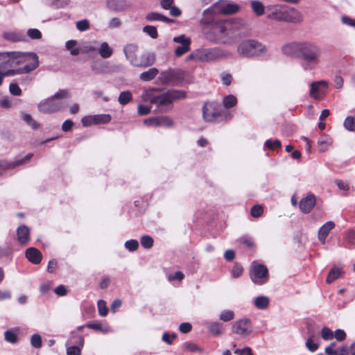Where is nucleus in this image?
<instances>
[{"instance_id":"nucleus-27","label":"nucleus","mask_w":355,"mask_h":355,"mask_svg":"<svg viewBox=\"0 0 355 355\" xmlns=\"http://www.w3.org/2000/svg\"><path fill=\"white\" fill-rule=\"evenodd\" d=\"M30 230L29 228L25 225H21L17 229V236L18 242L22 245H26L29 241Z\"/></svg>"},{"instance_id":"nucleus-35","label":"nucleus","mask_w":355,"mask_h":355,"mask_svg":"<svg viewBox=\"0 0 355 355\" xmlns=\"http://www.w3.org/2000/svg\"><path fill=\"white\" fill-rule=\"evenodd\" d=\"M98 53L101 58L106 59L112 56L113 53V49L109 46L107 42L101 43L100 48L98 49Z\"/></svg>"},{"instance_id":"nucleus-39","label":"nucleus","mask_w":355,"mask_h":355,"mask_svg":"<svg viewBox=\"0 0 355 355\" xmlns=\"http://www.w3.org/2000/svg\"><path fill=\"white\" fill-rule=\"evenodd\" d=\"M332 139L329 136H321L318 141V144L320 147V151H325L327 147L330 146L332 144Z\"/></svg>"},{"instance_id":"nucleus-18","label":"nucleus","mask_w":355,"mask_h":355,"mask_svg":"<svg viewBox=\"0 0 355 355\" xmlns=\"http://www.w3.org/2000/svg\"><path fill=\"white\" fill-rule=\"evenodd\" d=\"M301 44L302 42H293L287 43L282 46V52L286 56L296 58L299 59Z\"/></svg>"},{"instance_id":"nucleus-33","label":"nucleus","mask_w":355,"mask_h":355,"mask_svg":"<svg viewBox=\"0 0 355 355\" xmlns=\"http://www.w3.org/2000/svg\"><path fill=\"white\" fill-rule=\"evenodd\" d=\"M250 3L253 12L257 17L262 16L264 14L265 6L262 2L259 0H252L250 1Z\"/></svg>"},{"instance_id":"nucleus-32","label":"nucleus","mask_w":355,"mask_h":355,"mask_svg":"<svg viewBox=\"0 0 355 355\" xmlns=\"http://www.w3.org/2000/svg\"><path fill=\"white\" fill-rule=\"evenodd\" d=\"M33 69V67H21L18 69H10L7 68L3 69L2 71L3 75L4 77L6 76H15L16 74H21V73H31V70Z\"/></svg>"},{"instance_id":"nucleus-46","label":"nucleus","mask_w":355,"mask_h":355,"mask_svg":"<svg viewBox=\"0 0 355 355\" xmlns=\"http://www.w3.org/2000/svg\"><path fill=\"white\" fill-rule=\"evenodd\" d=\"M21 117L24 122L31 126L33 129L35 130L39 128V123L29 114L22 113Z\"/></svg>"},{"instance_id":"nucleus-48","label":"nucleus","mask_w":355,"mask_h":355,"mask_svg":"<svg viewBox=\"0 0 355 355\" xmlns=\"http://www.w3.org/2000/svg\"><path fill=\"white\" fill-rule=\"evenodd\" d=\"M140 242L144 248L150 249L153 247L154 241L151 236L148 235H144L141 236Z\"/></svg>"},{"instance_id":"nucleus-58","label":"nucleus","mask_w":355,"mask_h":355,"mask_svg":"<svg viewBox=\"0 0 355 355\" xmlns=\"http://www.w3.org/2000/svg\"><path fill=\"white\" fill-rule=\"evenodd\" d=\"M233 350L234 353L238 355H252L251 348L246 347L242 349H239L236 348V345L235 344L233 345Z\"/></svg>"},{"instance_id":"nucleus-28","label":"nucleus","mask_w":355,"mask_h":355,"mask_svg":"<svg viewBox=\"0 0 355 355\" xmlns=\"http://www.w3.org/2000/svg\"><path fill=\"white\" fill-rule=\"evenodd\" d=\"M26 257L33 264H38L42 261L41 252L35 248H29L26 250Z\"/></svg>"},{"instance_id":"nucleus-44","label":"nucleus","mask_w":355,"mask_h":355,"mask_svg":"<svg viewBox=\"0 0 355 355\" xmlns=\"http://www.w3.org/2000/svg\"><path fill=\"white\" fill-rule=\"evenodd\" d=\"M85 327L104 334L110 331V328L108 326H103L99 322L87 323L85 324Z\"/></svg>"},{"instance_id":"nucleus-19","label":"nucleus","mask_w":355,"mask_h":355,"mask_svg":"<svg viewBox=\"0 0 355 355\" xmlns=\"http://www.w3.org/2000/svg\"><path fill=\"white\" fill-rule=\"evenodd\" d=\"M106 5L108 9L114 12H123L131 8L128 0H107Z\"/></svg>"},{"instance_id":"nucleus-53","label":"nucleus","mask_w":355,"mask_h":355,"mask_svg":"<svg viewBox=\"0 0 355 355\" xmlns=\"http://www.w3.org/2000/svg\"><path fill=\"white\" fill-rule=\"evenodd\" d=\"M97 305L99 315L102 317L106 316L108 313L106 302L103 300H100L98 301Z\"/></svg>"},{"instance_id":"nucleus-3","label":"nucleus","mask_w":355,"mask_h":355,"mask_svg":"<svg viewBox=\"0 0 355 355\" xmlns=\"http://www.w3.org/2000/svg\"><path fill=\"white\" fill-rule=\"evenodd\" d=\"M155 88H152L145 92L142 98L145 101H148L151 104L155 105L158 107L172 108V103L175 101L184 99L187 97V93L181 89H169L166 92L159 95H153L152 92L155 91Z\"/></svg>"},{"instance_id":"nucleus-59","label":"nucleus","mask_w":355,"mask_h":355,"mask_svg":"<svg viewBox=\"0 0 355 355\" xmlns=\"http://www.w3.org/2000/svg\"><path fill=\"white\" fill-rule=\"evenodd\" d=\"M190 49V46H188V43L184 45L178 46L175 50V55L177 57H180Z\"/></svg>"},{"instance_id":"nucleus-10","label":"nucleus","mask_w":355,"mask_h":355,"mask_svg":"<svg viewBox=\"0 0 355 355\" xmlns=\"http://www.w3.org/2000/svg\"><path fill=\"white\" fill-rule=\"evenodd\" d=\"M67 355H80L81 349L84 345V337L82 335L72 332L66 343Z\"/></svg>"},{"instance_id":"nucleus-15","label":"nucleus","mask_w":355,"mask_h":355,"mask_svg":"<svg viewBox=\"0 0 355 355\" xmlns=\"http://www.w3.org/2000/svg\"><path fill=\"white\" fill-rule=\"evenodd\" d=\"M18 55L19 54L15 51L0 52V72L5 69L15 67Z\"/></svg>"},{"instance_id":"nucleus-62","label":"nucleus","mask_w":355,"mask_h":355,"mask_svg":"<svg viewBox=\"0 0 355 355\" xmlns=\"http://www.w3.org/2000/svg\"><path fill=\"white\" fill-rule=\"evenodd\" d=\"M9 91L11 94L14 96H20L21 94V89L19 86L15 83H12L9 85Z\"/></svg>"},{"instance_id":"nucleus-9","label":"nucleus","mask_w":355,"mask_h":355,"mask_svg":"<svg viewBox=\"0 0 355 355\" xmlns=\"http://www.w3.org/2000/svg\"><path fill=\"white\" fill-rule=\"evenodd\" d=\"M223 112L221 106L214 102H207L202 107L203 118L205 121L208 122L220 121Z\"/></svg>"},{"instance_id":"nucleus-20","label":"nucleus","mask_w":355,"mask_h":355,"mask_svg":"<svg viewBox=\"0 0 355 355\" xmlns=\"http://www.w3.org/2000/svg\"><path fill=\"white\" fill-rule=\"evenodd\" d=\"M316 199L313 194H309L305 198L301 199L300 202V209L302 212L308 214L311 212L315 205Z\"/></svg>"},{"instance_id":"nucleus-30","label":"nucleus","mask_w":355,"mask_h":355,"mask_svg":"<svg viewBox=\"0 0 355 355\" xmlns=\"http://www.w3.org/2000/svg\"><path fill=\"white\" fill-rule=\"evenodd\" d=\"M145 19L148 21H162L166 24L172 23L173 22V19H171L168 18L167 17L163 15L161 13L157 12H151L148 13Z\"/></svg>"},{"instance_id":"nucleus-26","label":"nucleus","mask_w":355,"mask_h":355,"mask_svg":"<svg viewBox=\"0 0 355 355\" xmlns=\"http://www.w3.org/2000/svg\"><path fill=\"white\" fill-rule=\"evenodd\" d=\"M335 227V223L333 221L326 222L318 230V239L322 243L324 244L326 239L328 236L330 231Z\"/></svg>"},{"instance_id":"nucleus-38","label":"nucleus","mask_w":355,"mask_h":355,"mask_svg":"<svg viewBox=\"0 0 355 355\" xmlns=\"http://www.w3.org/2000/svg\"><path fill=\"white\" fill-rule=\"evenodd\" d=\"M97 41L85 42L82 44L81 47L80 48V53H88L91 52H95L97 51Z\"/></svg>"},{"instance_id":"nucleus-41","label":"nucleus","mask_w":355,"mask_h":355,"mask_svg":"<svg viewBox=\"0 0 355 355\" xmlns=\"http://www.w3.org/2000/svg\"><path fill=\"white\" fill-rule=\"evenodd\" d=\"M66 49L70 51L71 55H78L80 53V48L77 47V42L73 40H69L65 44Z\"/></svg>"},{"instance_id":"nucleus-2","label":"nucleus","mask_w":355,"mask_h":355,"mask_svg":"<svg viewBox=\"0 0 355 355\" xmlns=\"http://www.w3.org/2000/svg\"><path fill=\"white\" fill-rule=\"evenodd\" d=\"M322 53L321 47L316 43L302 41L299 58L302 69L306 71L317 69L321 62Z\"/></svg>"},{"instance_id":"nucleus-40","label":"nucleus","mask_w":355,"mask_h":355,"mask_svg":"<svg viewBox=\"0 0 355 355\" xmlns=\"http://www.w3.org/2000/svg\"><path fill=\"white\" fill-rule=\"evenodd\" d=\"M327 355H349V350L346 345H342L334 350L324 349Z\"/></svg>"},{"instance_id":"nucleus-22","label":"nucleus","mask_w":355,"mask_h":355,"mask_svg":"<svg viewBox=\"0 0 355 355\" xmlns=\"http://www.w3.org/2000/svg\"><path fill=\"white\" fill-rule=\"evenodd\" d=\"M137 49L138 46L135 44H128L123 48V53L126 59L130 62V64L134 67L138 60L136 55Z\"/></svg>"},{"instance_id":"nucleus-23","label":"nucleus","mask_w":355,"mask_h":355,"mask_svg":"<svg viewBox=\"0 0 355 355\" xmlns=\"http://www.w3.org/2000/svg\"><path fill=\"white\" fill-rule=\"evenodd\" d=\"M328 87V82L324 80L313 82L311 84L310 96L316 100L320 98V92H322V88L327 89Z\"/></svg>"},{"instance_id":"nucleus-60","label":"nucleus","mask_w":355,"mask_h":355,"mask_svg":"<svg viewBox=\"0 0 355 355\" xmlns=\"http://www.w3.org/2000/svg\"><path fill=\"white\" fill-rule=\"evenodd\" d=\"M173 41L174 42L179 43L181 45H184L187 43L188 46H190L191 44V40L189 37H187L184 35H180L173 37Z\"/></svg>"},{"instance_id":"nucleus-42","label":"nucleus","mask_w":355,"mask_h":355,"mask_svg":"<svg viewBox=\"0 0 355 355\" xmlns=\"http://www.w3.org/2000/svg\"><path fill=\"white\" fill-rule=\"evenodd\" d=\"M93 116V119L94 120L95 125L105 124L109 123L112 119V116L109 114H95Z\"/></svg>"},{"instance_id":"nucleus-51","label":"nucleus","mask_w":355,"mask_h":355,"mask_svg":"<svg viewBox=\"0 0 355 355\" xmlns=\"http://www.w3.org/2000/svg\"><path fill=\"white\" fill-rule=\"evenodd\" d=\"M320 335L324 340H330L334 338V332L327 327H324L321 329Z\"/></svg>"},{"instance_id":"nucleus-24","label":"nucleus","mask_w":355,"mask_h":355,"mask_svg":"<svg viewBox=\"0 0 355 355\" xmlns=\"http://www.w3.org/2000/svg\"><path fill=\"white\" fill-rule=\"evenodd\" d=\"M302 21V14L294 8L286 6L284 21L290 23H299Z\"/></svg>"},{"instance_id":"nucleus-5","label":"nucleus","mask_w":355,"mask_h":355,"mask_svg":"<svg viewBox=\"0 0 355 355\" xmlns=\"http://www.w3.org/2000/svg\"><path fill=\"white\" fill-rule=\"evenodd\" d=\"M237 50L240 55L245 58L260 57L267 52L266 46L254 40H248L242 42L238 46Z\"/></svg>"},{"instance_id":"nucleus-43","label":"nucleus","mask_w":355,"mask_h":355,"mask_svg":"<svg viewBox=\"0 0 355 355\" xmlns=\"http://www.w3.org/2000/svg\"><path fill=\"white\" fill-rule=\"evenodd\" d=\"M237 103V99L235 96L229 94L223 98V105L226 109H230L235 106Z\"/></svg>"},{"instance_id":"nucleus-6","label":"nucleus","mask_w":355,"mask_h":355,"mask_svg":"<svg viewBox=\"0 0 355 355\" xmlns=\"http://www.w3.org/2000/svg\"><path fill=\"white\" fill-rule=\"evenodd\" d=\"M231 53L220 48V47H211V48H201L196 49V56L198 58V61L202 62H214L223 58L230 56Z\"/></svg>"},{"instance_id":"nucleus-50","label":"nucleus","mask_w":355,"mask_h":355,"mask_svg":"<svg viewBox=\"0 0 355 355\" xmlns=\"http://www.w3.org/2000/svg\"><path fill=\"white\" fill-rule=\"evenodd\" d=\"M143 31L153 39L158 37V33L155 26L147 25L143 28Z\"/></svg>"},{"instance_id":"nucleus-29","label":"nucleus","mask_w":355,"mask_h":355,"mask_svg":"<svg viewBox=\"0 0 355 355\" xmlns=\"http://www.w3.org/2000/svg\"><path fill=\"white\" fill-rule=\"evenodd\" d=\"M109 62L101 60L94 61L91 65L92 71L96 74L105 73L107 72Z\"/></svg>"},{"instance_id":"nucleus-37","label":"nucleus","mask_w":355,"mask_h":355,"mask_svg":"<svg viewBox=\"0 0 355 355\" xmlns=\"http://www.w3.org/2000/svg\"><path fill=\"white\" fill-rule=\"evenodd\" d=\"M254 304L258 309H266L269 305V298L266 296L257 297L254 299Z\"/></svg>"},{"instance_id":"nucleus-7","label":"nucleus","mask_w":355,"mask_h":355,"mask_svg":"<svg viewBox=\"0 0 355 355\" xmlns=\"http://www.w3.org/2000/svg\"><path fill=\"white\" fill-rule=\"evenodd\" d=\"M185 72L181 69L169 68L162 71L158 77L159 80L163 85L169 86L181 85L184 80Z\"/></svg>"},{"instance_id":"nucleus-49","label":"nucleus","mask_w":355,"mask_h":355,"mask_svg":"<svg viewBox=\"0 0 355 355\" xmlns=\"http://www.w3.org/2000/svg\"><path fill=\"white\" fill-rule=\"evenodd\" d=\"M264 147L270 150H275L282 147L281 141L279 139H267L264 143Z\"/></svg>"},{"instance_id":"nucleus-47","label":"nucleus","mask_w":355,"mask_h":355,"mask_svg":"<svg viewBox=\"0 0 355 355\" xmlns=\"http://www.w3.org/2000/svg\"><path fill=\"white\" fill-rule=\"evenodd\" d=\"M234 317L235 314L233 311L224 310L220 313L219 319L223 322H230L234 320Z\"/></svg>"},{"instance_id":"nucleus-1","label":"nucleus","mask_w":355,"mask_h":355,"mask_svg":"<svg viewBox=\"0 0 355 355\" xmlns=\"http://www.w3.org/2000/svg\"><path fill=\"white\" fill-rule=\"evenodd\" d=\"M200 24L207 40L215 44L231 45L243 36L242 29L245 23L243 19H221L211 13L210 9H205L202 12Z\"/></svg>"},{"instance_id":"nucleus-16","label":"nucleus","mask_w":355,"mask_h":355,"mask_svg":"<svg viewBox=\"0 0 355 355\" xmlns=\"http://www.w3.org/2000/svg\"><path fill=\"white\" fill-rule=\"evenodd\" d=\"M33 156V153H28L25 157L17 159L15 161H7V160H1L0 161V174L2 171L8 170V169H13L17 166H22L31 159Z\"/></svg>"},{"instance_id":"nucleus-12","label":"nucleus","mask_w":355,"mask_h":355,"mask_svg":"<svg viewBox=\"0 0 355 355\" xmlns=\"http://www.w3.org/2000/svg\"><path fill=\"white\" fill-rule=\"evenodd\" d=\"M268 270L266 266L263 264L254 265L252 268L250 278L257 285H262L268 280Z\"/></svg>"},{"instance_id":"nucleus-45","label":"nucleus","mask_w":355,"mask_h":355,"mask_svg":"<svg viewBox=\"0 0 355 355\" xmlns=\"http://www.w3.org/2000/svg\"><path fill=\"white\" fill-rule=\"evenodd\" d=\"M132 99V93L130 91L121 92L119 96L118 101L122 105H125L131 101Z\"/></svg>"},{"instance_id":"nucleus-11","label":"nucleus","mask_w":355,"mask_h":355,"mask_svg":"<svg viewBox=\"0 0 355 355\" xmlns=\"http://www.w3.org/2000/svg\"><path fill=\"white\" fill-rule=\"evenodd\" d=\"M15 53H18L20 55H18L17 58L15 61V66L20 64L21 63H26L23 67H33L31 70V72L36 69L40 65L39 57L38 55L33 52H20L15 51Z\"/></svg>"},{"instance_id":"nucleus-8","label":"nucleus","mask_w":355,"mask_h":355,"mask_svg":"<svg viewBox=\"0 0 355 355\" xmlns=\"http://www.w3.org/2000/svg\"><path fill=\"white\" fill-rule=\"evenodd\" d=\"M207 9H210V12L214 15L222 14L228 15L238 12L240 10V6L227 0H219Z\"/></svg>"},{"instance_id":"nucleus-52","label":"nucleus","mask_w":355,"mask_h":355,"mask_svg":"<svg viewBox=\"0 0 355 355\" xmlns=\"http://www.w3.org/2000/svg\"><path fill=\"white\" fill-rule=\"evenodd\" d=\"M344 126L349 131H355V116H347L344 121Z\"/></svg>"},{"instance_id":"nucleus-34","label":"nucleus","mask_w":355,"mask_h":355,"mask_svg":"<svg viewBox=\"0 0 355 355\" xmlns=\"http://www.w3.org/2000/svg\"><path fill=\"white\" fill-rule=\"evenodd\" d=\"M158 73V69L155 67H153L148 71L142 72L139 76V78L143 81H150L153 80Z\"/></svg>"},{"instance_id":"nucleus-64","label":"nucleus","mask_w":355,"mask_h":355,"mask_svg":"<svg viewBox=\"0 0 355 355\" xmlns=\"http://www.w3.org/2000/svg\"><path fill=\"white\" fill-rule=\"evenodd\" d=\"M346 336V333L343 329H338L334 332V338L338 342L345 340Z\"/></svg>"},{"instance_id":"nucleus-4","label":"nucleus","mask_w":355,"mask_h":355,"mask_svg":"<svg viewBox=\"0 0 355 355\" xmlns=\"http://www.w3.org/2000/svg\"><path fill=\"white\" fill-rule=\"evenodd\" d=\"M71 93L67 89H60L52 96L40 101L37 105L38 110L44 114H53L64 110L67 104L64 98H69Z\"/></svg>"},{"instance_id":"nucleus-36","label":"nucleus","mask_w":355,"mask_h":355,"mask_svg":"<svg viewBox=\"0 0 355 355\" xmlns=\"http://www.w3.org/2000/svg\"><path fill=\"white\" fill-rule=\"evenodd\" d=\"M209 325L207 327L209 331L215 335L220 336L223 334V326L221 323L218 322H209Z\"/></svg>"},{"instance_id":"nucleus-57","label":"nucleus","mask_w":355,"mask_h":355,"mask_svg":"<svg viewBox=\"0 0 355 355\" xmlns=\"http://www.w3.org/2000/svg\"><path fill=\"white\" fill-rule=\"evenodd\" d=\"M76 28L81 32L87 31L90 28L89 22L87 19H83L80 21H78L76 24Z\"/></svg>"},{"instance_id":"nucleus-31","label":"nucleus","mask_w":355,"mask_h":355,"mask_svg":"<svg viewBox=\"0 0 355 355\" xmlns=\"http://www.w3.org/2000/svg\"><path fill=\"white\" fill-rule=\"evenodd\" d=\"M343 273L344 271L341 267H339L338 266H334L329 272V274L326 279L327 283L331 284L334 282L335 280L340 278Z\"/></svg>"},{"instance_id":"nucleus-61","label":"nucleus","mask_w":355,"mask_h":355,"mask_svg":"<svg viewBox=\"0 0 355 355\" xmlns=\"http://www.w3.org/2000/svg\"><path fill=\"white\" fill-rule=\"evenodd\" d=\"M27 35L33 40H39L42 37L41 32L37 28H30L27 31Z\"/></svg>"},{"instance_id":"nucleus-55","label":"nucleus","mask_w":355,"mask_h":355,"mask_svg":"<svg viewBox=\"0 0 355 355\" xmlns=\"http://www.w3.org/2000/svg\"><path fill=\"white\" fill-rule=\"evenodd\" d=\"M31 344L35 348H40L42 345L41 336L34 334L31 338Z\"/></svg>"},{"instance_id":"nucleus-63","label":"nucleus","mask_w":355,"mask_h":355,"mask_svg":"<svg viewBox=\"0 0 355 355\" xmlns=\"http://www.w3.org/2000/svg\"><path fill=\"white\" fill-rule=\"evenodd\" d=\"M243 272V268L239 264H235L232 269L231 275L233 278L239 277Z\"/></svg>"},{"instance_id":"nucleus-17","label":"nucleus","mask_w":355,"mask_h":355,"mask_svg":"<svg viewBox=\"0 0 355 355\" xmlns=\"http://www.w3.org/2000/svg\"><path fill=\"white\" fill-rule=\"evenodd\" d=\"M286 6L272 5L267 7V17L276 21H284Z\"/></svg>"},{"instance_id":"nucleus-21","label":"nucleus","mask_w":355,"mask_h":355,"mask_svg":"<svg viewBox=\"0 0 355 355\" xmlns=\"http://www.w3.org/2000/svg\"><path fill=\"white\" fill-rule=\"evenodd\" d=\"M155 62V55L154 53L146 52L141 55L138 58L135 67H148L152 66Z\"/></svg>"},{"instance_id":"nucleus-56","label":"nucleus","mask_w":355,"mask_h":355,"mask_svg":"<svg viewBox=\"0 0 355 355\" xmlns=\"http://www.w3.org/2000/svg\"><path fill=\"white\" fill-rule=\"evenodd\" d=\"M5 340L10 343H15L17 341V335L11 330H7L4 333Z\"/></svg>"},{"instance_id":"nucleus-25","label":"nucleus","mask_w":355,"mask_h":355,"mask_svg":"<svg viewBox=\"0 0 355 355\" xmlns=\"http://www.w3.org/2000/svg\"><path fill=\"white\" fill-rule=\"evenodd\" d=\"M2 37L5 40L11 42L26 41V35L19 31H5L2 34Z\"/></svg>"},{"instance_id":"nucleus-14","label":"nucleus","mask_w":355,"mask_h":355,"mask_svg":"<svg viewBox=\"0 0 355 355\" xmlns=\"http://www.w3.org/2000/svg\"><path fill=\"white\" fill-rule=\"evenodd\" d=\"M144 123L150 127L171 128L173 125V121L168 116H159L146 119Z\"/></svg>"},{"instance_id":"nucleus-13","label":"nucleus","mask_w":355,"mask_h":355,"mask_svg":"<svg viewBox=\"0 0 355 355\" xmlns=\"http://www.w3.org/2000/svg\"><path fill=\"white\" fill-rule=\"evenodd\" d=\"M232 331L234 334L243 337L249 336L252 332V322L250 319L243 318L237 320L232 325Z\"/></svg>"},{"instance_id":"nucleus-54","label":"nucleus","mask_w":355,"mask_h":355,"mask_svg":"<svg viewBox=\"0 0 355 355\" xmlns=\"http://www.w3.org/2000/svg\"><path fill=\"white\" fill-rule=\"evenodd\" d=\"M125 248L130 252H135L139 248V243L135 239H130L125 241Z\"/></svg>"}]
</instances>
